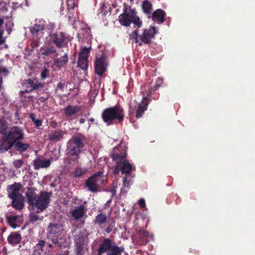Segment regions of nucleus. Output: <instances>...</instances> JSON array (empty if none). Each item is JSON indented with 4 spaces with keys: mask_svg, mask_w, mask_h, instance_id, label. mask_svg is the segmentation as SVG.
<instances>
[{
    "mask_svg": "<svg viewBox=\"0 0 255 255\" xmlns=\"http://www.w3.org/2000/svg\"><path fill=\"white\" fill-rule=\"evenodd\" d=\"M23 138L24 132L22 128L17 126L10 127L0 139V153L10 149L13 143L21 140Z\"/></svg>",
    "mask_w": 255,
    "mask_h": 255,
    "instance_id": "1",
    "label": "nucleus"
},
{
    "mask_svg": "<svg viewBox=\"0 0 255 255\" xmlns=\"http://www.w3.org/2000/svg\"><path fill=\"white\" fill-rule=\"evenodd\" d=\"M123 13L120 15L119 20L120 23L125 26H128L131 23H133L138 27L141 25L142 22L139 18L136 16V11L134 9H131L129 7V10L126 7Z\"/></svg>",
    "mask_w": 255,
    "mask_h": 255,
    "instance_id": "2",
    "label": "nucleus"
},
{
    "mask_svg": "<svg viewBox=\"0 0 255 255\" xmlns=\"http://www.w3.org/2000/svg\"><path fill=\"white\" fill-rule=\"evenodd\" d=\"M156 33L154 27H151L149 29H144L142 35H138L137 30H134L130 34V38L135 40V42L141 46L142 43L149 44L151 39Z\"/></svg>",
    "mask_w": 255,
    "mask_h": 255,
    "instance_id": "3",
    "label": "nucleus"
},
{
    "mask_svg": "<svg viewBox=\"0 0 255 255\" xmlns=\"http://www.w3.org/2000/svg\"><path fill=\"white\" fill-rule=\"evenodd\" d=\"M124 118L123 109L119 106H115L105 109L102 114V118L105 122L117 119L121 122Z\"/></svg>",
    "mask_w": 255,
    "mask_h": 255,
    "instance_id": "4",
    "label": "nucleus"
},
{
    "mask_svg": "<svg viewBox=\"0 0 255 255\" xmlns=\"http://www.w3.org/2000/svg\"><path fill=\"white\" fill-rule=\"evenodd\" d=\"M83 139L84 137L82 135L78 134L73 136L68 141L67 151L70 156L79 155L81 152L84 147Z\"/></svg>",
    "mask_w": 255,
    "mask_h": 255,
    "instance_id": "5",
    "label": "nucleus"
},
{
    "mask_svg": "<svg viewBox=\"0 0 255 255\" xmlns=\"http://www.w3.org/2000/svg\"><path fill=\"white\" fill-rule=\"evenodd\" d=\"M103 174V172L100 171L87 180L86 185L89 191L97 192L98 191L99 186L104 184L106 182V178L102 176Z\"/></svg>",
    "mask_w": 255,
    "mask_h": 255,
    "instance_id": "6",
    "label": "nucleus"
},
{
    "mask_svg": "<svg viewBox=\"0 0 255 255\" xmlns=\"http://www.w3.org/2000/svg\"><path fill=\"white\" fill-rule=\"evenodd\" d=\"M51 193L42 191L37 197L36 201L33 205V208H36L38 210L37 213H39L45 210L48 206Z\"/></svg>",
    "mask_w": 255,
    "mask_h": 255,
    "instance_id": "7",
    "label": "nucleus"
},
{
    "mask_svg": "<svg viewBox=\"0 0 255 255\" xmlns=\"http://www.w3.org/2000/svg\"><path fill=\"white\" fill-rule=\"evenodd\" d=\"M148 104L147 98L146 97H144L142 102L139 104L135 101L130 102L129 104L130 114L133 113L134 110L137 107L135 117L137 118L141 117L143 113L147 110Z\"/></svg>",
    "mask_w": 255,
    "mask_h": 255,
    "instance_id": "8",
    "label": "nucleus"
},
{
    "mask_svg": "<svg viewBox=\"0 0 255 255\" xmlns=\"http://www.w3.org/2000/svg\"><path fill=\"white\" fill-rule=\"evenodd\" d=\"M142 9L144 13L148 15V18H151L153 21L159 23V9H156L152 13V4L148 0H145L143 1L141 5Z\"/></svg>",
    "mask_w": 255,
    "mask_h": 255,
    "instance_id": "9",
    "label": "nucleus"
},
{
    "mask_svg": "<svg viewBox=\"0 0 255 255\" xmlns=\"http://www.w3.org/2000/svg\"><path fill=\"white\" fill-rule=\"evenodd\" d=\"M53 42L58 48L65 47L67 46L69 37L64 32H56L51 35Z\"/></svg>",
    "mask_w": 255,
    "mask_h": 255,
    "instance_id": "10",
    "label": "nucleus"
},
{
    "mask_svg": "<svg viewBox=\"0 0 255 255\" xmlns=\"http://www.w3.org/2000/svg\"><path fill=\"white\" fill-rule=\"evenodd\" d=\"M90 52V48L84 47L79 53L78 66L83 70H86L88 67V57Z\"/></svg>",
    "mask_w": 255,
    "mask_h": 255,
    "instance_id": "11",
    "label": "nucleus"
},
{
    "mask_svg": "<svg viewBox=\"0 0 255 255\" xmlns=\"http://www.w3.org/2000/svg\"><path fill=\"white\" fill-rule=\"evenodd\" d=\"M107 66V63L105 57H96V59L95 62V72L97 74L100 76H103L106 70Z\"/></svg>",
    "mask_w": 255,
    "mask_h": 255,
    "instance_id": "12",
    "label": "nucleus"
},
{
    "mask_svg": "<svg viewBox=\"0 0 255 255\" xmlns=\"http://www.w3.org/2000/svg\"><path fill=\"white\" fill-rule=\"evenodd\" d=\"M75 245L76 255H82L84 254L83 250L85 245V240L82 235L79 234L75 236Z\"/></svg>",
    "mask_w": 255,
    "mask_h": 255,
    "instance_id": "13",
    "label": "nucleus"
},
{
    "mask_svg": "<svg viewBox=\"0 0 255 255\" xmlns=\"http://www.w3.org/2000/svg\"><path fill=\"white\" fill-rule=\"evenodd\" d=\"M52 160L51 159L46 160L43 157L38 156L33 161L34 168L37 170L41 168H47L50 166Z\"/></svg>",
    "mask_w": 255,
    "mask_h": 255,
    "instance_id": "14",
    "label": "nucleus"
},
{
    "mask_svg": "<svg viewBox=\"0 0 255 255\" xmlns=\"http://www.w3.org/2000/svg\"><path fill=\"white\" fill-rule=\"evenodd\" d=\"M20 187L21 184L19 183H15L13 185L9 186L7 188L8 197L10 199L14 197H22L21 195L19 192Z\"/></svg>",
    "mask_w": 255,
    "mask_h": 255,
    "instance_id": "15",
    "label": "nucleus"
},
{
    "mask_svg": "<svg viewBox=\"0 0 255 255\" xmlns=\"http://www.w3.org/2000/svg\"><path fill=\"white\" fill-rule=\"evenodd\" d=\"M112 241L108 239H104L102 243L100 244L99 248L97 250L98 255H102L103 254L105 253L112 248Z\"/></svg>",
    "mask_w": 255,
    "mask_h": 255,
    "instance_id": "16",
    "label": "nucleus"
},
{
    "mask_svg": "<svg viewBox=\"0 0 255 255\" xmlns=\"http://www.w3.org/2000/svg\"><path fill=\"white\" fill-rule=\"evenodd\" d=\"M13 147L15 150L18 151L20 153H22L26 151L30 147L29 143L23 142L21 140H17L15 142L13 143L11 145V148Z\"/></svg>",
    "mask_w": 255,
    "mask_h": 255,
    "instance_id": "17",
    "label": "nucleus"
},
{
    "mask_svg": "<svg viewBox=\"0 0 255 255\" xmlns=\"http://www.w3.org/2000/svg\"><path fill=\"white\" fill-rule=\"evenodd\" d=\"M26 197L27 199V202L32 207L33 209V205L38 197L36 193L34 192L33 188H28L26 192Z\"/></svg>",
    "mask_w": 255,
    "mask_h": 255,
    "instance_id": "18",
    "label": "nucleus"
},
{
    "mask_svg": "<svg viewBox=\"0 0 255 255\" xmlns=\"http://www.w3.org/2000/svg\"><path fill=\"white\" fill-rule=\"evenodd\" d=\"M81 110V107L79 106L68 105L63 109V111L65 116L67 118H69L75 116Z\"/></svg>",
    "mask_w": 255,
    "mask_h": 255,
    "instance_id": "19",
    "label": "nucleus"
},
{
    "mask_svg": "<svg viewBox=\"0 0 255 255\" xmlns=\"http://www.w3.org/2000/svg\"><path fill=\"white\" fill-rule=\"evenodd\" d=\"M62 230V226L58 224H50L48 227V234L56 237L60 234Z\"/></svg>",
    "mask_w": 255,
    "mask_h": 255,
    "instance_id": "20",
    "label": "nucleus"
},
{
    "mask_svg": "<svg viewBox=\"0 0 255 255\" xmlns=\"http://www.w3.org/2000/svg\"><path fill=\"white\" fill-rule=\"evenodd\" d=\"M124 156L119 155L118 154H113L112 156L113 160L115 161L117 163V167H116L113 171L114 174H118L121 169V163L124 159Z\"/></svg>",
    "mask_w": 255,
    "mask_h": 255,
    "instance_id": "21",
    "label": "nucleus"
},
{
    "mask_svg": "<svg viewBox=\"0 0 255 255\" xmlns=\"http://www.w3.org/2000/svg\"><path fill=\"white\" fill-rule=\"evenodd\" d=\"M124 156V159L120 162L121 170L123 174L128 173L131 170L132 166L127 160L125 159V156Z\"/></svg>",
    "mask_w": 255,
    "mask_h": 255,
    "instance_id": "22",
    "label": "nucleus"
},
{
    "mask_svg": "<svg viewBox=\"0 0 255 255\" xmlns=\"http://www.w3.org/2000/svg\"><path fill=\"white\" fill-rule=\"evenodd\" d=\"M85 207L83 205H80L78 208L75 209L71 213L72 216L75 219H79L82 217L85 213Z\"/></svg>",
    "mask_w": 255,
    "mask_h": 255,
    "instance_id": "23",
    "label": "nucleus"
},
{
    "mask_svg": "<svg viewBox=\"0 0 255 255\" xmlns=\"http://www.w3.org/2000/svg\"><path fill=\"white\" fill-rule=\"evenodd\" d=\"M21 237L20 234L16 233L10 234L7 237L8 242L12 245L18 244L20 243Z\"/></svg>",
    "mask_w": 255,
    "mask_h": 255,
    "instance_id": "24",
    "label": "nucleus"
},
{
    "mask_svg": "<svg viewBox=\"0 0 255 255\" xmlns=\"http://www.w3.org/2000/svg\"><path fill=\"white\" fill-rule=\"evenodd\" d=\"M63 135L61 130H54L48 134V139L51 141H58L62 138Z\"/></svg>",
    "mask_w": 255,
    "mask_h": 255,
    "instance_id": "25",
    "label": "nucleus"
},
{
    "mask_svg": "<svg viewBox=\"0 0 255 255\" xmlns=\"http://www.w3.org/2000/svg\"><path fill=\"white\" fill-rule=\"evenodd\" d=\"M68 61V55L65 53L64 56L54 60V64L57 67L61 68L66 65Z\"/></svg>",
    "mask_w": 255,
    "mask_h": 255,
    "instance_id": "26",
    "label": "nucleus"
},
{
    "mask_svg": "<svg viewBox=\"0 0 255 255\" xmlns=\"http://www.w3.org/2000/svg\"><path fill=\"white\" fill-rule=\"evenodd\" d=\"M110 253H108L106 255H121L124 251V248L123 247H119L116 244L112 245V248L110 249Z\"/></svg>",
    "mask_w": 255,
    "mask_h": 255,
    "instance_id": "27",
    "label": "nucleus"
},
{
    "mask_svg": "<svg viewBox=\"0 0 255 255\" xmlns=\"http://www.w3.org/2000/svg\"><path fill=\"white\" fill-rule=\"evenodd\" d=\"M12 207L14 208L20 210L23 207V204L21 200V197H14L11 198Z\"/></svg>",
    "mask_w": 255,
    "mask_h": 255,
    "instance_id": "28",
    "label": "nucleus"
},
{
    "mask_svg": "<svg viewBox=\"0 0 255 255\" xmlns=\"http://www.w3.org/2000/svg\"><path fill=\"white\" fill-rule=\"evenodd\" d=\"M56 51V49L51 46L47 47H42L40 49L41 54L45 56H50L51 54L55 53Z\"/></svg>",
    "mask_w": 255,
    "mask_h": 255,
    "instance_id": "29",
    "label": "nucleus"
},
{
    "mask_svg": "<svg viewBox=\"0 0 255 255\" xmlns=\"http://www.w3.org/2000/svg\"><path fill=\"white\" fill-rule=\"evenodd\" d=\"M107 220V217L105 214L101 213L96 216L94 222L96 224L101 225L104 224Z\"/></svg>",
    "mask_w": 255,
    "mask_h": 255,
    "instance_id": "30",
    "label": "nucleus"
},
{
    "mask_svg": "<svg viewBox=\"0 0 255 255\" xmlns=\"http://www.w3.org/2000/svg\"><path fill=\"white\" fill-rule=\"evenodd\" d=\"M44 29V25L42 24H35L30 28V32L33 35H37L39 32Z\"/></svg>",
    "mask_w": 255,
    "mask_h": 255,
    "instance_id": "31",
    "label": "nucleus"
},
{
    "mask_svg": "<svg viewBox=\"0 0 255 255\" xmlns=\"http://www.w3.org/2000/svg\"><path fill=\"white\" fill-rule=\"evenodd\" d=\"M7 128V124L6 123L5 121L3 119H1L0 120V133L3 134H5L7 132L6 131Z\"/></svg>",
    "mask_w": 255,
    "mask_h": 255,
    "instance_id": "32",
    "label": "nucleus"
},
{
    "mask_svg": "<svg viewBox=\"0 0 255 255\" xmlns=\"http://www.w3.org/2000/svg\"><path fill=\"white\" fill-rule=\"evenodd\" d=\"M87 171V169L85 168H77L72 175L75 177H80Z\"/></svg>",
    "mask_w": 255,
    "mask_h": 255,
    "instance_id": "33",
    "label": "nucleus"
},
{
    "mask_svg": "<svg viewBox=\"0 0 255 255\" xmlns=\"http://www.w3.org/2000/svg\"><path fill=\"white\" fill-rule=\"evenodd\" d=\"M43 217H40L34 213H32L29 215V220L31 222H35L37 221H41Z\"/></svg>",
    "mask_w": 255,
    "mask_h": 255,
    "instance_id": "34",
    "label": "nucleus"
},
{
    "mask_svg": "<svg viewBox=\"0 0 255 255\" xmlns=\"http://www.w3.org/2000/svg\"><path fill=\"white\" fill-rule=\"evenodd\" d=\"M43 86H44V85L43 84L37 83V82H35L34 83V84H33V86L32 87L31 89H30L29 91L26 90L25 91L22 92L23 93H25V92H28L29 91H31L32 90H37L40 88H42L43 87Z\"/></svg>",
    "mask_w": 255,
    "mask_h": 255,
    "instance_id": "35",
    "label": "nucleus"
},
{
    "mask_svg": "<svg viewBox=\"0 0 255 255\" xmlns=\"http://www.w3.org/2000/svg\"><path fill=\"white\" fill-rule=\"evenodd\" d=\"M16 218L13 216H8L7 217V221L9 224L13 228H15L16 225L15 223Z\"/></svg>",
    "mask_w": 255,
    "mask_h": 255,
    "instance_id": "36",
    "label": "nucleus"
},
{
    "mask_svg": "<svg viewBox=\"0 0 255 255\" xmlns=\"http://www.w3.org/2000/svg\"><path fill=\"white\" fill-rule=\"evenodd\" d=\"M23 163L24 162L22 159L15 160L13 162V165L17 169L21 167Z\"/></svg>",
    "mask_w": 255,
    "mask_h": 255,
    "instance_id": "37",
    "label": "nucleus"
},
{
    "mask_svg": "<svg viewBox=\"0 0 255 255\" xmlns=\"http://www.w3.org/2000/svg\"><path fill=\"white\" fill-rule=\"evenodd\" d=\"M49 70L47 68H45L41 73V76L42 79H45L48 77L49 76Z\"/></svg>",
    "mask_w": 255,
    "mask_h": 255,
    "instance_id": "38",
    "label": "nucleus"
},
{
    "mask_svg": "<svg viewBox=\"0 0 255 255\" xmlns=\"http://www.w3.org/2000/svg\"><path fill=\"white\" fill-rule=\"evenodd\" d=\"M45 244V242L43 240H40L38 244L35 246V248H40L41 251H43L42 248L44 247Z\"/></svg>",
    "mask_w": 255,
    "mask_h": 255,
    "instance_id": "39",
    "label": "nucleus"
},
{
    "mask_svg": "<svg viewBox=\"0 0 255 255\" xmlns=\"http://www.w3.org/2000/svg\"><path fill=\"white\" fill-rule=\"evenodd\" d=\"M34 82L35 81L34 80L29 79L26 81V82H25L23 84L25 85H29V87L31 89Z\"/></svg>",
    "mask_w": 255,
    "mask_h": 255,
    "instance_id": "40",
    "label": "nucleus"
},
{
    "mask_svg": "<svg viewBox=\"0 0 255 255\" xmlns=\"http://www.w3.org/2000/svg\"><path fill=\"white\" fill-rule=\"evenodd\" d=\"M74 157H70L69 158V161L71 162V161H73L75 163H78V159H79V155H75L74 156H73Z\"/></svg>",
    "mask_w": 255,
    "mask_h": 255,
    "instance_id": "41",
    "label": "nucleus"
},
{
    "mask_svg": "<svg viewBox=\"0 0 255 255\" xmlns=\"http://www.w3.org/2000/svg\"><path fill=\"white\" fill-rule=\"evenodd\" d=\"M33 123L35 124V127L36 128H39V127L42 125V122L41 120L36 119Z\"/></svg>",
    "mask_w": 255,
    "mask_h": 255,
    "instance_id": "42",
    "label": "nucleus"
},
{
    "mask_svg": "<svg viewBox=\"0 0 255 255\" xmlns=\"http://www.w3.org/2000/svg\"><path fill=\"white\" fill-rule=\"evenodd\" d=\"M51 241L53 243H54L55 245H56L58 247H61L62 244L59 243L57 239H52Z\"/></svg>",
    "mask_w": 255,
    "mask_h": 255,
    "instance_id": "43",
    "label": "nucleus"
},
{
    "mask_svg": "<svg viewBox=\"0 0 255 255\" xmlns=\"http://www.w3.org/2000/svg\"><path fill=\"white\" fill-rule=\"evenodd\" d=\"M139 205L141 208H144L145 206V200L143 199H140L138 201Z\"/></svg>",
    "mask_w": 255,
    "mask_h": 255,
    "instance_id": "44",
    "label": "nucleus"
},
{
    "mask_svg": "<svg viewBox=\"0 0 255 255\" xmlns=\"http://www.w3.org/2000/svg\"><path fill=\"white\" fill-rule=\"evenodd\" d=\"M60 179L59 178H57L55 179L54 181L51 183V186H55L57 184H59L60 182Z\"/></svg>",
    "mask_w": 255,
    "mask_h": 255,
    "instance_id": "45",
    "label": "nucleus"
},
{
    "mask_svg": "<svg viewBox=\"0 0 255 255\" xmlns=\"http://www.w3.org/2000/svg\"><path fill=\"white\" fill-rule=\"evenodd\" d=\"M3 34V30H0V44H2L4 40L2 38V35Z\"/></svg>",
    "mask_w": 255,
    "mask_h": 255,
    "instance_id": "46",
    "label": "nucleus"
},
{
    "mask_svg": "<svg viewBox=\"0 0 255 255\" xmlns=\"http://www.w3.org/2000/svg\"><path fill=\"white\" fill-rule=\"evenodd\" d=\"M64 87V84L62 83L61 82L58 83L57 85V88L62 90H63Z\"/></svg>",
    "mask_w": 255,
    "mask_h": 255,
    "instance_id": "47",
    "label": "nucleus"
},
{
    "mask_svg": "<svg viewBox=\"0 0 255 255\" xmlns=\"http://www.w3.org/2000/svg\"><path fill=\"white\" fill-rule=\"evenodd\" d=\"M0 71L1 72L4 73L5 75L8 73V71L6 68L2 67L0 69Z\"/></svg>",
    "mask_w": 255,
    "mask_h": 255,
    "instance_id": "48",
    "label": "nucleus"
},
{
    "mask_svg": "<svg viewBox=\"0 0 255 255\" xmlns=\"http://www.w3.org/2000/svg\"><path fill=\"white\" fill-rule=\"evenodd\" d=\"M35 115L34 114H30L29 117L30 119L32 121V122H34L36 119L35 118Z\"/></svg>",
    "mask_w": 255,
    "mask_h": 255,
    "instance_id": "49",
    "label": "nucleus"
},
{
    "mask_svg": "<svg viewBox=\"0 0 255 255\" xmlns=\"http://www.w3.org/2000/svg\"><path fill=\"white\" fill-rule=\"evenodd\" d=\"M32 44L33 45V46H32L33 47H37L38 46V43H37V42H32Z\"/></svg>",
    "mask_w": 255,
    "mask_h": 255,
    "instance_id": "50",
    "label": "nucleus"
},
{
    "mask_svg": "<svg viewBox=\"0 0 255 255\" xmlns=\"http://www.w3.org/2000/svg\"><path fill=\"white\" fill-rule=\"evenodd\" d=\"M85 121V119H84L83 118H81L80 120V124H83V123H84Z\"/></svg>",
    "mask_w": 255,
    "mask_h": 255,
    "instance_id": "51",
    "label": "nucleus"
},
{
    "mask_svg": "<svg viewBox=\"0 0 255 255\" xmlns=\"http://www.w3.org/2000/svg\"><path fill=\"white\" fill-rule=\"evenodd\" d=\"M106 231L107 233H109L111 232V229L109 227H108L106 229Z\"/></svg>",
    "mask_w": 255,
    "mask_h": 255,
    "instance_id": "52",
    "label": "nucleus"
},
{
    "mask_svg": "<svg viewBox=\"0 0 255 255\" xmlns=\"http://www.w3.org/2000/svg\"><path fill=\"white\" fill-rule=\"evenodd\" d=\"M48 247L49 248H53V246L52 244H49L48 245Z\"/></svg>",
    "mask_w": 255,
    "mask_h": 255,
    "instance_id": "53",
    "label": "nucleus"
},
{
    "mask_svg": "<svg viewBox=\"0 0 255 255\" xmlns=\"http://www.w3.org/2000/svg\"><path fill=\"white\" fill-rule=\"evenodd\" d=\"M112 193H113V195H115V194H116V190H115V189H113V190H112Z\"/></svg>",
    "mask_w": 255,
    "mask_h": 255,
    "instance_id": "54",
    "label": "nucleus"
},
{
    "mask_svg": "<svg viewBox=\"0 0 255 255\" xmlns=\"http://www.w3.org/2000/svg\"><path fill=\"white\" fill-rule=\"evenodd\" d=\"M111 202V200H108V201L107 202V203H106V205H109V204H110Z\"/></svg>",
    "mask_w": 255,
    "mask_h": 255,
    "instance_id": "55",
    "label": "nucleus"
},
{
    "mask_svg": "<svg viewBox=\"0 0 255 255\" xmlns=\"http://www.w3.org/2000/svg\"><path fill=\"white\" fill-rule=\"evenodd\" d=\"M90 121L91 122H94V119L93 118H91L90 119Z\"/></svg>",
    "mask_w": 255,
    "mask_h": 255,
    "instance_id": "56",
    "label": "nucleus"
},
{
    "mask_svg": "<svg viewBox=\"0 0 255 255\" xmlns=\"http://www.w3.org/2000/svg\"><path fill=\"white\" fill-rule=\"evenodd\" d=\"M73 5L72 6H71V8H72V9H74V6H75V5H74V3H73Z\"/></svg>",
    "mask_w": 255,
    "mask_h": 255,
    "instance_id": "57",
    "label": "nucleus"
},
{
    "mask_svg": "<svg viewBox=\"0 0 255 255\" xmlns=\"http://www.w3.org/2000/svg\"><path fill=\"white\" fill-rule=\"evenodd\" d=\"M158 86L156 85V87H154L155 90H156L158 88Z\"/></svg>",
    "mask_w": 255,
    "mask_h": 255,
    "instance_id": "58",
    "label": "nucleus"
},
{
    "mask_svg": "<svg viewBox=\"0 0 255 255\" xmlns=\"http://www.w3.org/2000/svg\"><path fill=\"white\" fill-rule=\"evenodd\" d=\"M130 1L131 2H132L133 0H130Z\"/></svg>",
    "mask_w": 255,
    "mask_h": 255,
    "instance_id": "59",
    "label": "nucleus"
}]
</instances>
